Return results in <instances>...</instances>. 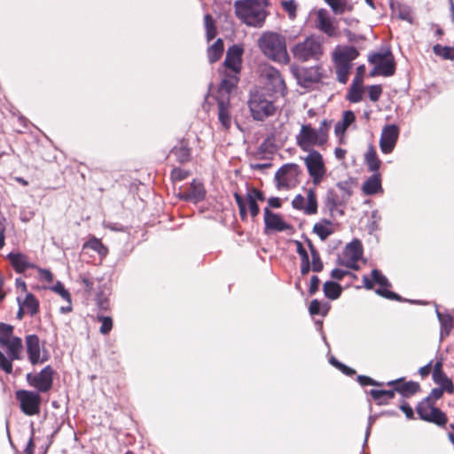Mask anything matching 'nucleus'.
<instances>
[{"label": "nucleus", "instance_id": "nucleus-35", "mask_svg": "<svg viewBox=\"0 0 454 454\" xmlns=\"http://www.w3.org/2000/svg\"><path fill=\"white\" fill-rule=\"evenodd\" d=\"M434 404L433 402H429L425 398L419 402L416 407L417 413L420 419L427 420L431 411L434 409Z\"/></svg>", "mask_w": 454, "mask_h": 454}, {"label": "nucleus", "instance_id": "nucleus-59", "mask_svg": "<svg viewBox=\"0 0 454 454\" xmlns=\"http://www.w3.org/2000/svg\"><path fill=\"white\" fill-rule=\"evenodd\" d=\"M326 203L330 207L331 209L333 207H336L337 205L339 204L337 196L333 190H329L327 192Z\"/></svg>", "mask_w": 454, "mask_h": 454}, {"label": "nucleus", "instance_id": "nucleus-37", "mask_svg": "<svg viewBox=\"0 0 454 454\" xmlns=\"http://www.w3.org/2000/svg\"><path fill=\"white\" fill-rule=\"evenodd\" d=\"M426 421L434 423L440 427H443L447 423V417L444 412H442L439 408L435 407L433 411H431Z\"/></svg>", "mask_w": 454, "mask_h": 454}, {"label": "nucleus", "instance_id": "nucleus-62", "mask_svg": "<svg viewBox=\"0 0 454 454\" xmlns=\"http://www.w3.org/2000/svg\"><path fill=\"white\" fill-rule=\"evenodd\" d=\"M337 187L343 192V193L347 196H350L351 191V182L350 181H341L337 184Z\"/></svg>", "mask_w": 454, "mask_h": 454}, {"label": "nucleus", "instance_id": "nucleus-3", "mask_svg": "<svg viewBox=\"0 0 454 454\" xmlns=\"http://www.w3.org/2000/svg\"><path fill=\"white\" fill-rule=\"evenodd\" d=\"M247 106L253 119L260 121L275 115L278 110L272 96L267 95L262 90H254L250 93Z\"/></svg>", "mask_w": 454, "mask_h": 454}, {"label": "nucleus", "instance_id": "nucleus-7", "mask_svg": "<svg viewBox=\"0 0 454 454\" xmlns=\"http://www.w3.org/2000/svg\"><path fill=\"white\" fill-rule=\"evenodd\" d=\"M21 411L27 416H35L40 412L41 396L38 392L20 389L15 392Z\"/></svg>", "mask_w": 454, "mask_h": 454}, {"label": "nucleus", "instance_id": "nucleus-26", "mask_svg": "<svg viewBox=\"0 0 454 454\" xmlns=\"http://www.w3.org/2000/svg\"><path fill=\"white\" fill-rule=\"evenodd\" d=\"M362 190L365 195H373L382 191L381 179L380 173L372 174L363 184Z\"/></svg>", "mask_w": 454, "mask_h": 454}, {"label": "nucleus", "instance_id": "nucleus-4", "mask_svg": "<svg viewBox=\"0 0 454 454\" xmlns=\"http://www.w3.org/2000/svg\"><path fill=\"white\" fill-rule=\"evenodd\" d=\"M291 51L294 58L301 62L318 60L323 55L322 42L319 37L310 35L294 45Z\"/></svg>", "mask_w": 454, "mask_h": 454}, {"label": "nucleus", "instance_id": "nucleus-15", "mask_svg": "<svg viewBox=\"0 0 454 454\" xmlns=\"http://www.w3.org/2000/svg\"><path fill=\"white\" fill-rule=\"evenodd\" d=\"M264 74L270 90L275 94L285 97L287 88L280 72L275 67H269L265 68Z\"/></svg>", "mask_w": 454, "mask_h": 454}, {"label": "nucleus", "instance_id": "nucleus-6", "mask_svg": "<svg viewBox=\"0 0 454 454\" xmlns=\"http://www.w3.org/2000/svg\"><path fill=\"white\" fill-rule=\"evenodd\" d=\"M300 167L295 163L283 165L275 174L276 185L278 190L290 189L299 183Z\"/></svg>", "mask_w": 454, "mask_h": 454}, {"label": "nucleus", "instance_id": "nucleus-46", "mask_svg": "<svg viewBox=\"0 0 454 454\" xmlns=\"http://www.w3.org/2000/svg\"><path fill=\"white\" fill-rule=\"evenodd\" d=\"M331 127V121H328L327 120H323L320 122V125L317 129H316V132L317 136L319 137V139L323 141L324 144L326 143L328 139V130Z\"/></svg>", "mask_w": 454, "mask_h": 454}, {"label": "nucleus", "instance_id": "nucleus-58", "mask_svg": "<svg viewBox=\"0 0 454 454\" xmlns=\"http://www.w3.org/2000/svg\"><path fill=\"white\" fill-rule=\"evenodd\" d=\"M295 245H296V252L301 257V262L309 261V254H308L305 247H303L302 243L301 241L296 240Z\"/></svg>", "mask_w": 454, "mask_h": 454}, {"label": "nucleus", "instance_id": "nucleus-56", "mask_svg": "<svg viewBox=\"0 0 454 454\" xmlns=\"http://www.w3.org/2000/svg\"><path fill=\"white\" fill-rule=\"evenodd\" d=\"M247 200H250V199H253L255 202H257V200L263 201L265 200L264 194L261 191H259L255 188L251 189L247 192Z\"/></svg>", "mask_w": 454, "mask_h": 454}, {"label": "nucleus", "instance_id": "nucleus-2", "mask_svg": "<svg viewBox=\"0 0 454 454\" xmlns=\"http://www.w3.org/2000/svg\"><path fill=\"white\" fill-rule=\"evenodd\" d=\"M258 46L270 59L287 64L290 60L286 50V38L275 32H264L258 39Z\"/></svg>", "mask_w": 454, "mask_h": 454}, {"label": "nucleus", "instance_id": "nucleus-55", "mask_svg": "<svg viewBox=\"0 0 454 454\" xmlns=\"http://www.w3.org/2000/svg\"><path fill=\"white\" fill-rule=\"evenodd\" d=\"M357 381L360 383L361 386L372 385V386L380 387L383 385L382 382H378V381L372 380V378H370L368 376H364V375H359L357 377Z\"/></svg>", "mask_w": 454, "mask_h": 454}, {"label": "nucleus", "instance_id": "nucleus-23", "mask_svg": "<svg viewBox=\"0 0 454 454\" xmlns=\"http://www.w3.org/2000/svg\"><path fill=\"white\" fill-rule=\"evenodd\" d=\"M218 120L224 129H229L231 125L230 114V98L227 97L217 98Z\"/></svg>", "mask_w": 454, "mask_h": 454}, {"label": "nucleus", "instance_id": "nucleus-51", "mask_svg": "<svg viewBox=\"0 0 454 454\" xmlns=\"http://www.w3.org/2000/svg\"><path fill=\"white\" fill-rule=\"evenodd\" d=\"M51 290L59 294L67 302H71V295L60 281H58Z\"/></svg>", "mask_w": 454, "mask_h": 454}, {"label": "nucleus", "instance_id": "nucleus-47", "mask_svg": "<svg viewBox=\"0 0 454 454\" xmlns=\"http://www.w3.org/2000/svg\"><path fill=\"white\" fill-rule=\"evenodd\" d=\"M388 58H394L390 50H387L383 52H375L369 56V62L377 65L381 61L388 59Z\"/></svg>", "mask_w": 454, "mask_h": 454}, {"label": "nucleus", "instance_id": "nucleus-5", "mask_svg": "<svg viewBox=\"0 0 454 454\" xmlns=\"http://www.w3.org/2000/svg\"><path fill=\"white\" fill-rule=\"evenodd\" d=\"M0 346L6 348L7 356L11 359L20 358V350L22 348V340L13 335V326L5 323H0Z\"/></svg>", "mask_w": 454, "mask_h": 454}, {"label": "nucleus", "instance_id": "nucleus-13", "mask_svg": "<svg viewBox=\"0 0 454 454\" xmlns=\"http://www.w3.org/2000/svg\"><path fill=\"white\" fill-rule=\"evenodd\" d=\"M298 145L304 151H309L311 146H321L325 145L319 139L316 132V129L310 125L304 124L301 126L300 133L296 137Z\"/></svg>", "mask_w": 454, "mask_h": 454}, {"label": "nucleus", "instance_id": "nucleus-12", "mask_svg": "<svg viewBox=\"0 0 454 454\" xmlns=\"http://www.w3.org/2000/svg\"><path fill=\"white\" fill-rule=\"evenodd\" d=\"M371 275H372L373 282L380 286V287L378 289H376V291H375L377 294H379L384 298H387L388 300H395V301H403V298L399 294L387 289V287L391 286V284L389 283L388 279L379 270H377V269L372 270ZM407 301L411 303H418L419 302L418 301H411V300H407Z\"/></svg>", "mask_w": 454, "mask_h": 454}, {"label": "nucleus", "instance_id": "nucleus-10", "mask_svg": "<svg viewBox=\"0 0 454 454\" xmlns=\"http://www.w3.org/2000/svg\"><path fill=\"white\" fill-rule=\"evenodd\" d=\"M362 244L360 240L355 239L346 246L341 257L339 258V263L347 268L357 270L359 268L357 262L362 257Z\"/></svg>", "mask_w": 454, "mask_h": 454}, {"label": "nucleus", "instance_id": "nucleus-52", "mask_svg": "<svg viewBox=\"0 0 454 454\" xmlns=\"http://www.w3.org/2000/svg\"><path fill=\"white\" fill-rule=\"evenodd\" d=\"M382 94V87L379 84L368 87V96L372 102H377Z\"/></svg>", "mask_w": 454, "mask_h": 454}, {"label": "nucleus", "instance_id": "nucleus-1", "mask_svg": "<svg viewBox=\"0 0 454 454\" xmlns=\"http://www.w3.org/2000/svg\"><path fill=\"white\" fill-rule=\"evenodd\" d=\"M235 14L248 27H262L264 25L267 11L260 0H236Z\"/></svg>", "mask_w": 454, "mask_h": 454}, {"label": "nucleus", "instance_id": "nucleus-57", "mask_svg": "<svg viewBox=\"0 0 454 454\" xmlns=\"http://www.w3.org/2000/svg\"><path fill=\"white\" fill-rule=\"evenodd\" d=\"M356 120L355 114L352 111H345L343 113L342 121H340L342 126L348 128L351 123H353Z\"/></svg>", "mask_w": 454, "mask_h": 454}, {"label": "nucleus", "instance_id": "nucleus-63", "mask_svg": "<svg viewBox=\"0 0 454 454\" xmlns=\"http://www.w3.org/2000/svg\"><path fill=\"white\" fill-rule=\"evenodd\" d=\"M319 284H320V280L318 278L317 276H312L311 277V279H310V285H309V293L310 295H313L317 293V291L318 290V287H319Z\"/></svg>", "mask_w": 454, "mask_h": 454}, {"label": "nucleus", "instance_id": "nucleus-20", "mask_svg": "<svg viewBox=\"0 0 454 454\" xmlns=\"http://www.w3.org/2000/svg\"><path fill=\"white\" fill-rule=\"evenodd\" d=\"M27 352L28 359L32 364L43 363L47 360L46 357L41 358V346L40 340L37 335L30 334L26 337Z\"/></svg>", "mask_w": 454, "mask_h": 454}, {"label": "nucleus", "instance_id": "nucleus-22", "mask_svg": "<svg viewBox=\"0 0 454 454\" xmlns=\"http://www.w3.org/2000/svg\"><path fill=\"white\" fill-rule=\"evenodd\" d=\"M263 213L266 229L276 231H284L292 229L289 223L283 221L279 215L271 212L269 207H265Z\"/></svg>", "mask_w": 454, "mask_h": 454}, {"label": "nucleus", "instance_id": "nucleus-14", "mask_svg": "<svg viewBox=\"0 0 454 454\" xmlns=\"http://www.w3.org/2000/svg\"><path fill=\"white\" fill-rule=\"evenodd\" d=\"M399 137V129L395 124L386 125L381 132L380 147L383 153L393 152Z\"/></svg>", "mask_w": 454, "mask_h": 454}, {"label": "nucleus", "instance_id": "nucleus-32", "mask_svg": "<svg viewBox=\"0 0 454 454\" xmlns=\"http://www.w3.org/2000/svg\"><path fill=\"white\" fill-rule=\"evenodd\" d=\"M325 295L330 300H336L340 297L342 288L333 281H326L323 286Z\"/></svg>", "mask_w": 454, "mask_h": 454}, {"label": "nucleus", "instance_id": "nucleus-54", "mask_svg": "<svg viewBox=\"0 0 454 454\" xmlns=\"http://www.w3.org/2000/svg\"><path fill=\"white\" fill-rule=\"evenodd\" d=\"M444 391V388L434 387L431 390L429 395L425 399L434 403L435 401L439 400L442 396Z\"/></svg>", "mask_w": 454, "mask_h": 454}, {"label": "nucleus", "instance_id": "nucleus-30", "mask_svg": "<svg viewBox=\"0 0 454 454\" xmlns=\"http://www.w3.org/2000/svg\"><path fill=\"white\" fill-rule=\"evenodd\" d=\"M331 225V221L324 219L322 222L315 223L313 231L321 240H325L333 232Z\"/></svg>", "mask_w": 454, "mask_h": 454}, {"label": "nucleus", "instance_id": "nucleus-38", "mask_svg": "<svg viewBox=\"0 0 454 454\" xmlns=\"http://www.w3.org/2000/svg\"><path fill=\"white\" fill-rule=\"evenodd\" d=\"M170 154L173 155L180 163L188 161L191 156L190 150L184 145L175 146L171 150Z\"/></svg>", "mask_w": 454, "mask_h": 454}, {"label": "nucleus", "instance_id": "nucleus-27", "mask_svg": "<svg viewBox=\"0 0 454 454\" xmlns=\"http://www.w3.org/2000/svg\"><path fill=\"white\" fill-rule=\"evenodd\" d=\"M359 55L358 51L354 46H347L334 53V59L337 62L349 65V62L356 59Z\"/></svg>", "mask_w": 454, "mask_h": 454}, {"label": "nucleus", "instance_id": "nucleus-9", "mask_svg": "<svg viewBox=\"0 0 454 454\" xmlns=\"http://www.w3.org/2000/svg\"><path fill=\"white\" fill-rule=\"evenodd\" d=\"M304 163L313 184H319L326 172L322 155L317 151L311 150L304 158Z\"/></svg>", "mask_w": 454, "mask_h": 454}, {"label": "nucleus", "instance_id": "nucleus-39", "mask_svg": "<svg viewBox=\"0 0 454 454\" xmlns=\"http://www.w3.org/2000/svg\"><path fill=\"white\" fill-rule=\"evenodd\" d=\"M433 51L443 59L454 60V47L435 44L433 47Z\"/></svg>", "mask_w": 454, "mask_h": 454}, {"label": "nucleus", "instance_id": "nucleus-21", "mask_svg": "<svg viewBox=\"0 0 454 454\" xmlns=\"http://www.w3.org/2000/svg\"><path fill=\"white\" fill-rule=\"evenodd\" d=\"M403 378H399L397 380L388 381L387 385L395 387V390L405 398H408L419 391L420 385L418 382L412 380L403 382Z\"/></svg>", "mask_w": 454, "mask_h": 454}, {"label": "nucleus", "instance_id": "nucleus-25", "mask_svg": "<svg viewBox=\"0 0 454 454\" xmlns=\"http://www.w3.org/2000/svg\"><path fill=\"white\" fill-rule=\"evenodd\" d=\"M237 75L238 74H233L231 73L225 74L219 85L217 98L227 97L229 98L230 93L238 83L239 79Z\"/></svg>", "mask_w": 454, "mask_h": 454}, {"label": "nucleus", "instance_id": "nucleus-60", "mask_svg": "<svg viewBox=\"0 0 454 454\" xmlns=\"http://www.w3.org/2000/svg\"><path fill=\"white\" fill-rule=\"evenodd\" d=\"M38 273L41 280H44L47 283H51L53 281V275L49 270L39 268Z\"/></svg>", "mask_w": 454, "mask_h": 454}, {"label": "nucleus", "instance_id": "nucleus-41", "mask_svg": "<svg viewBox=\"0 0 454 454\" xmlns=\"http://www.w3.org/2000/svg\"><path fill=\"white\" fill-rule=\"evenodd\" d=\"M22 307L27 309L31 316H34L38 312L39 303L33 294H28L23 301Z\"/></svg>", "mask_w": 454, "mask_h": 454}, {"label": "nucleus", "instance_id": "nucleus-29", "mask_svg": "<svg viewBox=\"0 0 454 454\" xmlns=\"http://www.w3.org/2000/svg\"><path fill=\"white\" fill-rule=\"evenodd\" d=\"M436 315L441 325V337L448 336L454 326L452 317L449 314L440 312L437 306Z\"/></svg>", "mask_w": 454, "mask_h": 454}, {"label": "nucleus", "instance_id": "nucleus-33", "mask_svg": "<svg viewBox=\"0 0 454 454\" xmlns=\"http://www.w3.org/2000/svg\"><path fill=\"white\" fill-rule=\"evenodd\" d=\"M433 380L435 384L439 385V387L444 388L447 393H453L454 385L452 381L447 377L444 372H438L436 375H433Z\"/></svg>", "mask_w": 454, "mask_h": 454}, {"label": "nucleus", "instance_id": "nucleus-8", "mask_svg": "<svg viewBox=\"0 0 454 454\" xmlns=\"http://www.w3.org/2000/svg\"><path fill=\"white\" fill-rule=\"evenodd\" d=\"M53 375L54 370L51 365H47L38 373H27L26 379L28 385L35 388L38 393H46L52 387Z\"/></svg>", "mask_w": 454, "mask_h": 454}, {"label": "nucleus", "instance_id": "nucleus-24", "mask_svg": "<svg viewBox=\"0 0 454 454\" xmlns=\"http://www.w3.org/2000/svg\"><path fill=\"white\" fill-rule=\"evenodd\" d=\"M8 259L15 271L18 273H22L30 268H35V266L28 261L27 257L21 253H10L8 254Z\"/></svg>", "mask_w": 454, "mask_h": 454}, {"label": "nucleus", "instance_id": "nucleus-53", "mask_svg": "<svg viewBox=\"0 0 454 454\" xmlns=\"http://www.w3.org/2000/svg\"><path fill=\"white\" fill-rule=\"evenodd\" d=\"M349 65L340 63L337 69L338 81L341 83H346L348 81Z\"/></svg>", "mask_w": 454, "mask_h": 454}, {"label": "nucleus", "instance_id": "nucleus-36", "mask_svg": "<svg viewBox=\"0 0 454 454\" xmlns=\"http://www.w3.org/2000/svg\"><path fill=\"white\" fill-rule=\"evenodd\" d=\"M83 247L92 249L93 251L97 252L101 257H105L108 254V248L98 239L96 238H92L89 241H87L84 244Z\"/></svg>", "mask_w": 454, "mask_h": 454}, {"label": "nucleus", "instance_id": "nucleus-16", "mask_svg": "<svg viewBox=\"0 0 454 454\" xmlns=\"http://www.w3.org/2000/svg\"><path fill=\"white\" fill-rule=\"evenodd\" d=\"M242 54L243 48L240 45L234 44L228 49L223 66L230 73L238 74L240 72Z\"/></svg>", "mask_w": 454, "mask_h": 454}, {"label": "nucleus", "instance_id": "nucleus-42", "mask_svg": "<svg viewBox=\"0 0 454 454\" xmlns=\"http://www.w3.org/2000/svg\"><path fill=\"white\" fill-rule=\"evenodd\" d=\"M361 82L362 81H361L360 77L358 75H356V78L354 79V83H359ZM362 93H363L362 90L359 87L353 84V86L349 90V92L348 95V99L352 103H357V102L361 101V99H362Z\"/></svg>", "mask_w": 454, "mask_h": 454}, {"label": "nucleus", "instance_id": "nucleus-50", "mask_svg": "<svg viewBox=\"0 0 454 454\" xmlns=\"http://www.w3.org/2000/svg\"><path fill=\"white\" fill-rule=\"evenodd\" d=\"M309 311L311 315H322L325 316L326 314L327 309H325L322 304L317 300H313L310 301Z\"/></svg>", "mask_w": 454, "mask_h": 454}, {"label": "nucleus", "instance_id": "nucleus-49", "mask_svg": "<svg viewBox=\"0 0 454 454\" xmlns=\"http://www.w3.org/2000/svg\"><path fill=\"white\" fill-rule=\"evenodd\" d=\"M10 356H6L2 351H0V368L6 373L12 372V361Z\"/></svg>", "mask_w": 454, "mask_h": 454}, {"label": "nucleus", "instance_id": "nucleus-64", "mask_svg": "<svg viewBox=\"0 0 454 454\" xmlns=\"http://www.w3.org/2000/svg\"><path fill=\"white\" fill-rule=\"evenodd\" d=\"M249 212L253 218L256 217L259 215L260 209L257 202H255L253 199L247 200Z\"/></svg>", "mask_w": 454, "mask_h": 454}, {"label": "nucleus", "instance_id": "nucleus-18", "mask_svg": "<svg viewBox=\"0 0 454 454\" xmlns=\"http://www.w3.org/2000/svg\"><path fill=\"white\" fill-rule=\"evenodd\" d=\"M178 196L183 200L197 203L204 200L206 196V190L201 182L193 180L189 188L180 192Z\"/></svg>", "mask_w": 454, "mask_h": 454}, {"label": "nucleus", "instance_id": "nucleus-45", "mask_svg": "<svg viewBox=\"0 0 454 454\" xmlns=\"http://www.w3.org/2000/svg\"><path fill=\"white\" fill-rule=\"evenodd\" d=\"M335 14H342L347 9V0H324Z\"/></svg>", "mask_w": 454, "mask_h": 454}, {"label": "nucleus", "instance_id": "nucleus-61", "mask_svg": "<svg viewBox=\"0 0 454 454\" xmlns=\"http://www.w3.org/2000/svg\"><path fill=\"white\" fill-rule=\"evenodd\" d=\"M283 8L290 14L294 15L296 12V3L294 0L284 1L282 3Z\"/></svg>", "mask_w": 454, "mask_h": 454}, {"label": "nucleus", "instance_id": "nucleus-34", "mask_svg": "<svg viewBox=\"0 0 454 454\" xmlns=\"http://www.w3.org/2000/svg\"><path fill=\"white\" fill-rule=\"evenodd\" d=\"M378 69L380 70V75L384 77L392 76L395 72V63L394 58H388L385 61L377 63Z\"/></svg>", "mask_w": 454, "mask_h": 454}, {"label": "nucleus", "instance_id": "nucleus-40", "mask_svg": "<svg viewBox=\"0 0 454 454\" xmlns=\"http://www.w3.org/2000/svg\"><path fill=\"white\" fill-rule=\"evenodd\" d=\"M308 242H309V247L311 257H312V262H311L312 270L315 272H320L324 267L323 262L320 258V255H319L317 250L316 249V247L311 243V241L309 240Z\"/></svg>", "mask_w": 454, "mask_h": 454}, {"label": "nucleus", "instance_id": "nucleus-11", "mask_svg": "<svg viewBox=\"0 0 454 454\" xmlns=\"http://www.w3.org/2000/svg\"><path fill=\"white\" fill-rule=\"evenodd\" d=\"M306 192V200L302 195L297 194L292 201V206L294 209L302 211L305 215H315L317 212V200L315 189L309 188Z\"/></svg>", "mask_w": 454, "mask_h": 454}, {"label": "nucleus", "instance_id": "nucleus-19", "mask_svg": "<svg viewBox=\"0 0 454 454\" xmlns=\"http://www.w3.org/2000/svg\"><path fill=\"white\" fill-rule=\"evenodd\" d=\"M296 78L301 86L309 88L312 84L320 82L322 74L319 67L302 68L296 74Z\"/></svg>", "mask_w": 454, "mask_h": 454}, {"label": "nucleus", "instance_id": "nucleus-17", "mask_svg": "<svg viewBox=\"0 0 454 454\" xmlns=\"http://www.w3.org/2000/svg\"><path fill=\"white\" fill-rule=\"evenodd\" d=\"M315 27L328 37H335L337 35V27L333 24L327 10L324 8L317 12Z\"/></svg>", "mask_w": 454, "mask_h": 454}, {"label": "nucleus", "instance_id": "nucleus-44", "mask_svg": "<svg viewBox=\"0 0 454 454\" xmlns=\"http://www.w3.org/2000/svg\"><path fill=\"white\" fill-rule=\"evenodd\" d=\"M204 24L207 33V41L213 40L216 35V28L214 24V20L210 14L204 16Z\"/></svg>", "mask_w": 454, "mask_h": 454}, {"label": "nucleus", "instance_id": "nucleus-43", "mask_svg": "<svg viewBox=\"0 0 454 454\" xmlns=\"http://www.w3.org/2000/svg\"><path fill=\"white\" fill-rule=\"evenodd\" d=\"M98 321L101 323L99 333L103 335L108 334L113 328V319L111 317L98 314L97 316Z\"/></svg>", "mask_w": 454, "mask_h": 454}, {"label": "nucleus", "instance_id": "nucleus-48", "mask_svg": "<svg viewBox=\"0 0 454 454\" xmlns=\"http://www.w3.org/2000/svg\"><path fill=\"white\" fill-rule=\"evenodd\" d=\"M395 387L393 389L389 390H380V389H372L370 391V395L372 398H378L380 395L386 396L387 403L390 400H392L395 397Z\"/></svg>", "mask_w": 454, "mask_h": 454}, {"label": "nucleus", "instance_id": "nucleus-28", "mask_svg": "<svg viewBox=\"0 0 454 454\" xmlns=\"http://www.w3.org/2000/svg\"><path fill=\"white\" fill-rule=\"evenodd\" d=\"M364 161L367 165L368 170L374 173H379L381 165L380 160L378 158L375 148L372 145L368 147L364 154Z\"/></svg>", "mask_w": 454, "mask_h": 454}, {"label": "nucleus", "instance_id": "nucleus-31", "mask_svg": "<svg viewBox=\"0 0 454 454\" xmlns=\"http://www.w3.org/2000/svg\"><path fill=\"white\" fill-rule=\"evenodd\" d=\"M223 52V42L218 38L207 50V57L210 63L220 59Z\"/></svg>", "mask_w": 454, "mask_h": 454}]
</instances>
